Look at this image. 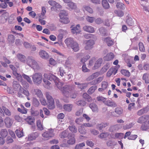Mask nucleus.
<instances>
[{
	"instance_id": "obj_1",
	"label": "nucleus",
	"mask_w": 149,
	"mask_h": 149,
	"mask_svg": "<svg viewBox=\"0 0 149 149\" xmlns=\"http://www.w3.org/2000/svg\"><path fill=\"white\" fill-rule=\"evenodd\" d=\"M62 90L63 93V95L65 96L63 99V101L65 102H69V97L72 99L75 98L77 96L76 94L74 92H73V86H67Z\"/></svg>"
},
{
	"instance_id": "obj_2",
	"label": "nucleus",
	"mask_w": 149,
	"mask_h": 149,
	"mask_svg": "<svg viewBox=\"0 0 149 149\" xmlns=\"http://www.w3.org/2000/svg\"><path fill=\"white\" fill-rule=\"evenodd\" d=\"M45 78H47L50 81L53 80L55 83L56 85L61 91L62 94L63 95V93L62 90H63L64 88L67 86H70V85H66L62 87L63 84L59 81V79L55 76L50 73H45L43 75Z\"/></svg>"
},
{
	"instance_id": "obj_3",
	"label": "nucleus",
	"mask_w": 149,
	"mask_h": 149,
	"mask_svg": "<svg viewBox=\"0 0 149 149\" xmlns=\"http://www.w3.org/2000/svg\"><path fill=\"white\" fill-rule=\"evenodd\" d=\"M65 42L68 47H71L74 51L77 52L79 50V44L73 38H67L65 40Z\"/></svg>"
},
{
	"instance_id": "obj_4",
	"label": "nucleus",
	"mask_w": 149,
	"mask_h": 149,
	"mask_svg": "<svg viewBox=\"0 0 149 149\" xmlns=\"http://www.w3.org/2000/svg\"><path fill=\"white\" fill-rule=\"evenodd\" d=\"M26 63L28 66L35 70H39L40 68V67L38 63L32 57L29 56L28 57L26 60Z\"/></svg>"
},
{
	"instance_id": "obj_5",
	"label": "nucleus",
	"mask_w": 149,
	"mask_h": 149,
	"mask_svg": "<svg viewBox=\"0 0 149 149\" xmlns=\"http://www.w3.org/2000/svg\"><path fill=\"white\" fill-rule=\"evenodd\" d=\"M32 80L34 83L36 85H39L42 81V76L40 72H36L32 76Z\"/></svg>"
},
{
	"instance_id": "obj_6",
	"label": "nucleus",
	"mask_w": 149,
	"mask_h": 149,
	"mask_svg": "<svg viewBox=\"0 0 149 149\" xmlns=\"http://www.w3.org/2000/svg\"><path fill=\"white\" fill-rule=\"evenodd\" d=\"M48 3L52 6L50 10L52 11H54L58 9H60L62 8V6L61 4L55 1L49 0L48 1Z\"/></svg>"
},
{
	"instance_id": "obj_7",
	"label": "nucleus",
	"mask_w": 149,
	"mask_h": 149,
	"mask_svg": "<svg viewBox=\"0 0 149 149\" xmlns=\"http://www.w3.org/2000/svg\"><path fill=\"white\" fill-rule=\"evenodd\" d=\"M54 130L52 129L48 130L42 134V136L45 140H48L54 135Z\"/></svg>"
},
{
	"instance_id": "obj_8",
	"label": "nucleus",
	"mask_w": 149,
	"mask_h": 149,
	"mask_svg": "<svg viewBox=\"0 0 149 149\" xmlns=\"http://www.w3.org/2000/svg\"><path fill=\"white\" fill-rule=\"evenodd\" d=\"M46 97L49 104V109H52L54 108V101L53 99L50 95V93L48 92L45 93Z\"/></svg>"
},
{
	"instance_id": "obj_9",
	"label": "nucleus",
	"mask_w": 149,
	"mask_h": 149,
	"mask_svg": "<svg viewBox=\"0 0 149 149\" xmlns=\"http://www.w3.org/2000/svg\"><path fill=\"white\" fill-rule=\"evenodd\" d=\"M94 44V41L93 40H85L84 41V48L86 50H89L93 48Z\"/></svg>"
},
{
	"instance_id": "obj_10",
	"label": "nucleus",
	"mask_w": 149,
	"mask_h": 149,
	"mask_svg": "<svg viewBox=\"0 0 149 149\" xmlns=\"http://www.w3.org/2000/svg\"><path fill=\"white\" fill-rule=\"evenodd\" d=\"M9 67L13 70V74L19 81H21L22 79V76L20 74L17 72L16 68L12 65H10Z\"/></svg>"
},
{
	"instance_id": "obj_11",
	"label": "nucleus",
	"mask_w": 149,
	"mask_h": 149,
	"mask_svg": "<svg viewBox=\"0 0 149 149\" xmlns=\"http://www.w3.org/2000/svg\"><path fill=\"white\" fill-rule=\"evenodd\" d=\"M71 32L73 34L80 33L81 31L80 29V27L79 24L77 25L76 26H72L71 27Z\"/></svg>"
},
{
	"instance_id": "obj_12",
	"label": "nucleus",
	"mask_w": 149,
	"mask_h": 149,
	"mask_svg": "<svg viewBox=\"0 0 149 149\" xmlns=\"http://www.w3.org/2000/svg\"><path fill=\"white\" fill-rule=\"evenodd\" d=\"M4 122L6 127L8 128H10L13 122V120L8 117H7L4 120Z\"/></svg>"
},
{
	"instance_id": "obj_13",
	"label": "nucleus",
	"mask_w": 149,
	"mask_h": 149,
	"mask_svg": "<svg viewBox=\"0 0 149 149\" xmlns=\"http://www.w3.org/2000/svg\"><path fill=\"white\" fill-rule=\"evenodd\" d=\"M0 113L4 115V113L7 116H10L11 115L10 111L7 108L4 107H2V108L0 107Z\"/></svg>"
},
{
	"instance_id": "obj_14",
	"label": "nucleus",
	"mask_w": 149,
	"mask_h": 149,
	"mask_svg": "<svg viewBox=\"0 0 149 149\" xmlns=\"http://www.w3.org/2000/svg\"><path fill=\"white\" fill-rule=\"evenodd\" d=\"M100 74V72H96L92 75L89 76L86 79V80L87 81H89L97 77Z\"/></svg>"
},
{
	"instance_id": "obj_15",
	"label": "nucleus",
	"mask_w": 149,
	"mask_h": 149,
	"mask_svg": "<svg viewBox=\"0 0 149 149\" xmlns=\"http://www.w3.org/2000/svg\"><path fill=\"white\" fill-rule=\"evenodd\" d=\"M149 119V116L148 115L143 116L138 118L137 122L139 123H142L146 122Z\"/></svg>"
},
{
	"instance_id": "obj_16",
	"label": "nucleus",
	"mask_w": 149,
	"mask_h": 149,
	"mask_svg": "<svg viewBox=\"0 0 149 149\" xmlns=\"http://www.w3.org/2000/svg\"><path fill=\"white\" fill-rule=\"evenodd\" d=\"M75 84L77 85V88L81 90H83L85 89L88 86V84L87 83H80L79 82H75Z\"/></svg>"
},
{
	"instance_id": "obj_17",
	"label": "nucleus",
	"mask_w": 149,
	"mask_h": 149,
	"mask_svg": "<svg viewBox=\"0 0 149 149\" xmlns=\"http://www.w3.org/2000/svg\"><path fill=\"white\" fill-rule=\"evenodd\" d=\"M83 30L88 32L93 33L95 32L94 28L91 26L86 25L83 27Z\"/></svg>"
},
{
	"instance_id": "obj_18",
	"label": "nucleus",
	"mask_w": 149,
	"mask_h": 149,
	"mask_svg": "<svg viewBox=\"0 0 149 149\" xmlns=\"http://www.w3.org/2000/svg\"><path fill=\"white\" fill-rule=\"evenodd\" d=\"M22 93L25 95L26 96H29V91L26 90L24 89L23 88H20L19 91L18 93V95L19 97H22V95L21 93Z\"/></svg>"
},
{
	"instance_id": "obj_19",
	"label": "nucleus",
	"mask_w": 149,
	"mask_h": 149,
	"mask_svg": "<svg viewBox=\"0 0 149 149\" xmlns=\"http://www.w3.org/2000/svg\"><path fill=\"white\" fill-rule=\"evenodd\" d=\"M102 62V59L101 58L98 59L96 61L94 64V65L93 68V69H96L99 68L101 65Z\"/></svg>"
},
{
	"instance_id": "obj_20",
	"label": "nucleus",
	"mask_w": 149,
	"mask_h": 149,
	"mask_svg": "<svg viewBox=\"0 0 149 149\" xmlns=\"http://www.w3.org/2000/svg\"><path fill=\"white\" fill-rule=\"evenodd\" d=\"M124 134L122 133H117L114 134H111V137L114 139H122L123 138Z\"/></svg>"
},
{
	"instance_id": "obj_21",
	"label": "nucleus",
	"mask_w": 149,
	"mask_h": 149,
	"mask_svg": "<svg viewBox=\"0 0 149 149\" xmlns=\"http://www.w3.org/2000/svg\"><path fill=\"white\" fill-rule=\"evenodd\" d=\"M39 54L40 57L43 59H47L49 57L48 53L45 51L41 50L39 52Z\"/></svg>"
},
{
	"instance_id": "obj_22",
	"label": "nucleus",
	"mask_w": 149,
	"mask_h": 149,
	"mask_svg": "<svg viewBox=\"0 0 149 149\" xmlns=\"http://www.w3.org/2000/svg\"><path fill=\"white\" fill-rule=\"evenodd\" d=\"M39 136L38 134L36 132L33 133L29 134L28 136V139L31 141L35 139Z\"/></svg>"
},
{
	"instance_id": "obj_23",
	"label": "nucleus",
	"mask_w": 149,
	"mask_h": 149,
	"mask_svg": "<svg viewBox=\"0 0 149 149\" xmlns=\"http://www.w3.org/2000/svg\"><path fill=\"white\" fill-rule=\"evenodd\" d=\"M117 70L115 68H111L107 72V75L108 77H110L113 74L115 75L117 73Z\"/></svg>"
},
{
	"instance_id": "obj_24",
	"label": "nucleus",
	"mask_w": 149,
	"mask_h": 149,
	"mask_svg": "<svg viewBox=\"0 0 149 149\" xmlns=\"http://www.w3.org/2000/svg\"><path fill=\"white\" fill-rule=\"evenodd\" d=\"M103 40L104 42H106L108 46H111L113 44V42L112 39L110 38H104Z\"/></svg>"
},
{
	"instance_id": "obj_25",
	"label": "nucleus",
	"mask_w": 149,
	"mask_h": 149,
	"mask_svg": "<svg viewBox=\"0 0 149 149\" xmlns=\"http://www.w3.org/2000/svg\"><path fill=\"white\" fill-rule=\"evenodd\" d=\"M44 77V78L43 79V81L45 84V87L48 89H51L52 88V87L51 86V83L47 80V79H48L45 78Z\"/></svg>"
},
{
	"instance_id": "obj_26",
	"label": "nucleus",
	"mask_w": 149,
	"mask_h": 149,
	"mask_svg": "<svg viewBox=\"0 0 149 149\" xmlns=\"http://www.w3.org/2000/svg\"><path fill=\"white\" fill-rule=\"evenodd\" d=\"M121 128L120 125L118 124H116L115 125L111 126L109 130L111 132H113Z\"/></svg>"
},
{
	"instance_id": "obj_27",
	"label": "nucleus",
	"mask_w": 149,
	"mask_h": 149,
	"mask_svg": "<svg viewBox=\"0 0 149 149\" xmlns=\"http://www.w3.org/2000/svg\"><path fill=\"white\" fill-rule=\"evenodd\" d=\"M104 104L108 106L116 107V104L114 101L110 100H106L104 102Z\"/></svg>"
},
{
	"instance_id": "obj_28",
	"label": "nucleus",
	"mask_w": 149,
	"mask_h": 149,
	"mask_svg": "<svg viewBox=\"0 0 149 149\" xmlns=\"http://www.w3.org/2000/svg\"><path fill=\"white\" fill-rule=\"evenodd\" d=\"M102 4L105 9H108L110 7L109 4L107 0H102Z\"/></svg>"
},
{
	"instance_id": "obj_29",
	"label": "nucleus",
	"mask_w": 149,
	"mask_h": 149,
	"mask_svg": "<svg viewBox=\"0 0 149 149\" xmlns=\"http://www.w3.org/2000/svg\"><path fill=\"white\" fill-rule=\"evenodd\" d=\"M69 139L68 140L67 142L69 145H72L75 144L76 140L74 137L73 136H71L68 138Z\"/></svg>"
},
{
	"instance_id": "obj_30",
	"label": "nucleus",
	"mask_w": 149,
	"mask_h": 149,
	"mask_svg": "<svg viewBox=\"0 0 149 149\" xmlns=\"http://www.w3.org/2000/svg\"><path fill=\"white\" fill-rule=\"evenodd\" d=\"M103 77H100L96 79H95L89 82L91 85H95L100 82L103 79Z\"/></svg>"
},
{
	"instance_id": "obj_31",
	"label": "nucleus",
	"mask_w": 149,
	"mask_h": 149,
	"mask_svg": "<svg viewBox=\"0 0 149 149\" xmlns=\"http://www.w3.org/2000/svg\"><path fill=\"white\" fill-rule=\"evenodd\" d=\"M89 107L94 112H97L98 108L97 105L95 103H92L90 104Z\"/></svg>"
},
{
	"instance_id": "obj_32",
	"label": "nucleus",
	"mask_w": 149,
	"mask_h": 149,
	"mask_svg": "<svg viewBox=\"0 0 149 149\" xmlns=\"http://www.w3.org/2000/svg\"><path fill=\"white\" fill-rule=\"evenodd\" d=\"M35 94L37 95V97L40 98H41L43 97V94L41 91L38 89H36L34 90Z\"/></svg>"
},
{
	"instance_id": "obj_33",
	"label": "nucleus",
	"mask_w": 149,
	"mask_h": 149,
	"mask_svg": "<svg viewBox=\"0 0 149 149\" xmlns=\"http://www.w3.org/2000/svg\"><path fill=\"white\" fill-rule=\"evenodd\" d=\"M73 105L72 104H66L63 106L64 109L67 111H70L72 109Z\"/></svg>"
},
{
	"instance_id": "obj_34",
	"label": "nucleus",
	"mask_w": 149,
	"mask_h": 149,
	"mask_svg": "<svg viewBox=\"0 0 149 149\" xmlns=\"http://www.w3.org/2000/svg\"><path fill=\"white\" fill-rule=\"evenodd\" d=\"M69 132L68 130H65L62 132H61L60 135L59 136L61 138H64L67 137L69 135Z\"/></svg>"
},
{
	"instance_id": "obj_35",
	"label": "nucleus",
	"mask_w": 149,
	"mask_h": 149,
	"mask_svg": "<svg viewBox=\"0 0 149 149\" xmlns=\"http://www.w3.org/2000/svg\"><path fill=\"white\" fill-rule=\"evenodd\" d=\"M46 13V9L45 7L43 6L41 7V12L40 14H38L39 16L46 17L45 14Z\"/></svg>"
},
{
	"instance_id": "obj_36",
	"label": "nucleus",
	"mask_w": 149,
	"mask_h": 149,
	"mask_svg": "<svg viewBox=\"0 0 149 149\" xmlns=\"http://www.w3.org/2000/svg\"><path fill=\"white\" fill-rule=\"evenodd\" d=\"M114 57V56L113 53H110L107 54V56L104 57L105 60L109 61L113 59Z\"/></svg>"
},
{
	"instance_id": "obj_37",
	"label": "nucleus",
	"mask_w": 149,
	"mask_h": 149,
	"mask_svg": "<svg viewBox=\"0 0 149 149\" xmlns=\"http://www.w3.org/2000/svg\"><path fill=\"white\" fill-rule=\"evenodd\" d=\"M17 56L18 59L20 61L23 62L25 61L26 57L24 55L19 54L17 55Z\"/></svg>"
},
{
	"instance_id": "obj_38",
	"label": "nucleus",
	"mask_w": 149,
	"mask_h": 149,
	"mask_svg": "<svg viewBox=\"0 0 149 149\" xmlns=\"http://www.w3.org/2000/svg\"><path fill=\"white\" fill-rule=\"evenodd\" d=\"M21 108H17L18 111L22 113L26 114L27 112V109L23 106H21Z\"/></svg>"
},
{
	"instance_id": "obj_39",
	"label": "nucleus",
	"mask_w": 149,
	"mask_h": 149,
	"mask_svg": "<svg viewBox=\"0 0 149 149\" xmlns=\"http://www.w3.org/2000/svg\"><path fill=\"white\" fill-rule=\"evenodd\" d=\"M83 10L84 11H86L90 13H92L93 12L92 8L88 6H84L83 8Z\"/></svg>"
},
{
	"instance_id": "obj_40",
	"label": "nucleus",
	"mask_w": 149,
	"mask_h": 149,
	"mask_svg": "<svg viewBox=\"0 0 149 149\" xmlns=\"http://www.w3.org/2000/svg\"><path fill=\"white\" fill-rule=\"evenodd\" d=\"M37 126L39 130H43V125L40 120H38L37 121Z\"/></svg>"
},
{
	"instance_id": "obj_41",
	"label": "nucleus",
	"mask_w": 149,
	"mask_h": 149,
	"mask_svg": "<svg viewBox=\"0 0 149 149\" xmlns=\"http://www.w3.org/2000/svg\"><path fill=\"white\" fill-rule=\"evenodd\" d=\"M78 131L81 134H85L86 133V130L84 128V127L81 125L79 127Z\"/></svg>"
},
{
	"instance_id": "obj_42",
	"label": "nucleus",
	"mask_w": 149,
	"mask_h": 149,
	"mask_svg": "<svg viewBox=\"0 0 149 149\" xmlns=\"http://www.w3.org/2000/svg\"><path fill=\"white\" fill-rule=\"evenodd\" d=\"M110 66V64L107 63L106 64L101 70V71L102 73H104L107 71Z\"/></svg>"
},
{
	"instance_id": "obj_43",
	"label": "nucleus",
	"mask_w": 149,
	"mask_h": 149,
	"mask_svg": "<svg viewBox=\"0 0 149 149\" xmlns=\"http://www.w3.org/2000/svg\"><path fill=\"white\" fill-rule=\"evenodd\" d=\"M67 6L69 8V9H75L77 7L76 4L71 1L67 4Z\"/></svg>"
},
{
	"instance_id": "obj_44",
	"label": "nucleus",
	"mask_w": 149,
	"mask_h": 149,
	"mask_svg": "<svg viewBox=\"0 0 149 149\" xmlns=\"http://www.w3.org/2000/svg\"><path fill=\"white\" fill-rule=\"evenodd\" d=\"M68 13L65 10H63L61 11L59 14L60 19H63V17H67Z\"/></svg>"
},
{
	"instance_id": "obj_45",
	"label": "nucleus",
	"mask_w": 149,
	"mask_h": 149,
	"mask_svg": "<svg viewBox=\"0 0 149 149\" xmlns=\"http://www.w3.org/2000/svg\"><path fill=\"white\" fill-rule=\"evenodd\" d=\"M32 103L33 105L35 107H38L40 104L38 99L34 97H33Z\"/></svg>"
},
{
	"instance_id": "obj_46",
	"label": "nucleus",
	"mask_w": 149,
	"mask_h": 149,
	"mask_svg": "<svg viewBox=\"0 0 149 149\" xmlns=\"http://www.w3.org/2000/svg\"><path fill=\"white\" fill-rule=\"evenodd\" d=\"M120 72L123 75L127 77H129L130 75V72L127 70H122Z\"/></svg>"
},
{
	"instance_id": "obj_47",
	"label": "nucleus",
	"mask_w": 149,
	"mask_h": 149,
	"mask_svg": "<svg viewBox=\"0 0 149 149\" xmlns=\"http://www.w3.org/2000/svg\"><path fill=\"white\" fill-rule=\"evenodd\" d=\"M8 134V132L5 129H2L0 132V134L3 138L6 137Z\"/></svg>"
},
{
	"instance_id": "obj_48",
	"label": "nucleus",
	"mask_w": 149,
	"mask_h": 149,
	"mask_svg": "<svg viewBox=\"0 0 149 149\" xmlns=\"http://www.w3.org/2000/svg\"><path fill=\"white\" fill-rule=\"evenodd\" d=\"M143 79L145 81L146 83H149V75L147 73L144 74L143 76Z\"/></svg>"
},
{
	"instance_id": "obj_49",
	"label": "nucleus",
	"mask_w": 149,
	"mask_h": 149,
	"mask_svg": "<svg viewBox=\"0 0 149 149\" xmlns=\"http://www.w3.org/2000/svg\"><path fill=\"white\" fill-rule=\"evenodd\" d=\"M82 97L89 102H90L92 101V98L86 93H84L82 95Z\"/></svg>"
},
{
	"instance_id": "obj_50",
	"label": "nucleus",
	"mask_w": 149,
	"mask_h": 149,
	"mask_svg": "<svg viewBox=\"0 0 149 149\" xmlns=\"http://www.w3.org/2000/svg\"><path fill=\"white\" fill-rule=\"evenodd\" d=\"M97 88V87L96 86H93L90 87L88 90V92L89 94H91L93 93L95 90Z\"/></svg>"
},
{
	"instance_id": "obj_51",
	"label": "nucleus",
	"mask_w": 149,
	"mask_h": 149,
	"mask_svg": "<svg viewBox=\"0 0 149 149\" xmlns=\"http://www.w3.org/2000/svg\"><path fill=\"white\" fill-rule=\"evenodd\" d=\"M20 85L15 81H13V88L15 91H16L20 87Z\"/></svg>"
},
{
	"instance_id": "obj_52",
	"label": "nucleus",
	"mask_w": 149,
	"mask_h": 149,
	"mask_svg": "<svg viewBox=\"0 0 149 149\" xmlns=\"http://www.w3.org/2000/svg\"><path fill=\"white\" fill-rule=\"evenodd\" d=\"M90 58V56L89 55H86L83 58H81L80 60V62L83 64H84Z\"/></svg>"
},
{
	"instance_id": "obj_53",
	"label": "nucleus",
	"mask_w": 149,
	"mask_h": 149,
	"mask_svg": "<svg viewBox=\"0 0 149 149\" xmlns=\"http://www.w3.org/2000/svg\"><path fill=\"white\" fill-rule=\"evenodd\" d=\"M15 132L17 136L19 138L23 136L22 130H17L15 131Z\"/></svg>"
},
{
	"instance_id": "obj_54",
	"label": "nucleus",
	"mask_w": 149,
	"mask_h": 149,
	"mask_svg": "<svg viewBox=\"0 0 149 149\" xmlns=\"http://www.w3.org/2000/svg\"><path fill=\"white\" fill-rule=\"evenodd\" d=\"M68 128L73 133H75L77 132V129L74 125L71 126H69Z\"/></svg>"
},
{
	"instance_id": "obj_55",
	"label": "nucleus",
	"mask_w": 149,
	"mask_h": 149,
	"mask_svg": "<svg viewBox=\"0 0 149 149\" xmlns=\"http://www.w3.org/2000/svg\"><path fill=\"white\" fill-rule=\"evenodd\" d=\"M148 110L147 108L141 109L139 111H138L137 112V114L139 116H141L145 113L147 112Z\"/></svg>"
},
{
	"instance_id": "obj_56",
	"label": "nucleus",
	"mask_w": 149,
	"mask_h": 149,
	"mask_svg": "<svg viewBox=\"0 0 149 149\" xmlns=\"http://www.w3.org/2000/svg\"><path fill=\"white\" fill-rule=\"evenodd\" d=\"M52 52L56 53L57 54L58 56V57L59 58H63L64 57V55L62 53H61L59 51H58V50H56V49H53L52 50Z\"/></svg>"
},
{
	"instance_id": "obj_57",
	"label": "nucleus",
	"mask_w": 149,
	"mask_h": 149,
	"mask_svg": "<svg viewBox=\"0 0 149 149\" xmlns=\"http://www.w3.org/2000/svg\"><path fill=\"white\" fill-rule=\"evenodd\" d=\"M60 22L64 24H67L70 21L67 17H63V19H60Z\"/></svg>"
},
{
	"instance_id": "obj_58",
	"label": "nucleus",
	"mask_w": 149,
	"mask_h": 149,
	"mask_svg": "<svg viewBox=\"0 0 149 149\" xmlns=\"http://www.w3.org/2000/svg\"><path fill=\"white\" fill-rule=\"evenodd\" d=\"M109 134V133L108 132L102 133L98 136V137L101 139L105 138L107 137Z\"/></svg>"
},
{
	"instance_id": "obj_59",
	"label": "nucleus",
	"mask_w": 149,
	"mask_h": 149,
	"mask_svg": "<svg viewBox=\"0 0 149 149\" xmlns=\"http://www.w3.org/2000/svg\"><path fill=\"white\" fill-rule=\"evenodd\" d=\"M15 37L13 35H9L8 36V40L10 42L13 43L14 42Z\"/></svg>"
},
{
	"instance_id": "obj_60",
	"label": "nucleus",
	"mask_w": 149,
	"mask_h": 149,
	"mask_svg": "<svg viewBox=\"0 0 149 149\" xmlns=\"http://www.w3.org/2000/svg\"><path fill=\"white\" fill-rule=\"evenodd\" d=\"M123 111V109L120 107H117L115 109V112L117 114L120 115L121 114Z\"/></svg>"
},
{
	"instance_id": "obj_61",
	"label": "nucleus",
	"mask_w": 149,
	"mask_h": 149,
	"mask_svg": "<svg viewBox=\"0 0 149 149\" xmlns=\"http://www.w3.org/2000/svg\"><path fill=\"white\" fill-rule=\"evenodd\" d=\"M116 7L120 9H123L125 8L124 4L120 2H118L116 4Z\"/></svg>"
},
{
	"instance_id": "obj_62",
	"label": "nucleus",
	"mask_w": 149,
	"mask_h": 149,
	"mask_svg": "<svg viewBox=\"0 0 149 149\" xmlns=\"http://www.w3.org/2000/svg\"><path fill=\"white\" fill-rule=\"evenodd\" d=\"M139 50L141 52H144L145 48L143 43L140 42L139 44Z\"/></svg>"
},
{
	"instance_id": "obj_63",
	"label": "nucleus",
	"mask_w": 149,
	"mask_h": 149,
	"mask_svg": "<svg viewBox=\"0 0 149 149\" xmlns=\"http://www.w3.org/2000/svg\"><path fill=\"white\" fill-rule=\"evenodd\" d=\"M85 146V144L83 142L77 144L75 147V149H81Z\"/></svg>"
},
{
	"instance_id": "obj_64",
	"label": "nucleus",
	"mask_w": 149,
	"mask_h": 149,
	"mask_svg": "<svg viewBox=\"0 0 149 149\" xmlns=\"http://www.w3.org/2000/svg\"><path fill=\"white\" fill-rule=\"evenodd\" d=\"M41 104L43 105H46L47 104V101L45 98L43 97L39 98Z\"/></svg>"
}]
</instances>
